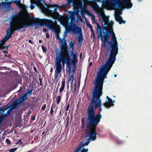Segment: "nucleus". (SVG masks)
Here are the masks:
<instances>
[{
  "label": "nucleus",
  "instance_id": "nucleus-1",
  "mask_svg": "<svg viewBox=\"0 0 152 152\" xmlns=\"http://www.w3.org/2000/svg\"><path fill=\"white\" fill-rule=\"evenodd\" d=\"M109 53V57L107 60L99 69L94 87L102 91L104 79L107 78L106 75L114 63L116 59V56L118 53Z\"/></svg>",
  "mask_w": 152,
  "mask_h": 152
},
{
  "label": "nucleus",
  "instance_id": "nucleus-2",
  "mask_svg": "<svg viewBox=\"0 0 152 152\" xmlns=\"http://www.w3.org/2000/svg\"><path fill=\"white\" fill-rule=\"evenodd\" d=\"M97 25V32L98 34V37L99 39L102 37V34H104V30H105L106 32L105 34H111V40L109 41L108 43L110 45L109 47H107V50L108 53H118V44L116 40V37L115 34L113 31L112 27L110 28H108L107 25H102V28L100 27L99 25L97 22H95Z\"/></svg>",
  "mask_w": 152,
  "mask_h": 152
},
{
  "label": "nucleus",
  "instance_id": "nucleus-3",
  "mask_svg": "<svg viewBox=\"0 0 152 152\" xmlns=\"http://www.w3.org/2000/svg\"><path fill=\"white\" fill-rule=\"evenodd\" d=\"M64 52L60 53L59 56L56 57L55 65L56 69L54 75L55 80L57 79L58 75L62 72V65H64L66 62L70 61V56L68 50H64Z\"/></svg>",
  "mask_w": 152,
  "mask_h": 152
},
{
  "label": "nucleus",
  "instance_id": "nucleus-4",
  "mask_svg": "<svg viewBox=\"0 0 152 152\" xmlns=\"http://www.w3.org/2000/svg\"><path fill=\"white\" fill-rule=\"evenodd\" d=\"M102 90L95 88L93 89L92 99L87 111L90 113L91 115L94 114V105L95 109L97 108V107L102 105L101 99L100 97L102 95Z\"/></svg>",
  "mask_w": 152,
  "mask_h": 152
},
{
  "label": "nucleus",
  "instance_id": "nucleus-5",
  "mask_svg": "<svg viewBox=\"0 0 152 152\" xmlns=\"http://www.w3.org/2000/svg\"><path fill=\"white\" fill-rule=\"evenodd\" d=\"M99 123L87 120V124L86 127L89 129L87 133V136L89 139L92 141L95 140L96 139V135L97 133L96 132V126Z\"/></svg>",
  "mask_w": 152,
  "mask_h": 152
},
{
  "label": "nucleus",
  "instance_id": "nucleus-6",
  "mask_svg": "<svg viewBox=\"0 0 152 152\" xmlns=\"http://www.w3.org/2000/svg\"><path fill=\"white\" fill-rule=\"evenodd\" d=\"M99 109V111L98 113L95 115V110L94 109V114L91 115L90 113L88 112H87V120H89L92 121V120L94 121L99 123L100 121V119L102 118V115L100 114L102 110V108L101 107V105H100L97 107Z\"/></svg>",
  "mask_w": 152,
  "mask_h": 152
},
{
  "label": "nucleus",
  "instance_id": "nucleus-7",
  "mask_svg": "<svg viewBox=\"0 0 152 152\" xmlns=\"http://www.w3.org/2000/svg\"><path fill=\"white\" fill-rule=\"evenodd\" d=\"M75 25H71L69 28L70 32L74 33L79 34L78 37V41L80 44H82L83 43V37L81 28L80 27L76 26Z\"/></svg>",
  "mask_w": 152,
  "mask_h": 152
},
{
  "label": "nucleus",
  "instance_id": "nucleus-8",
  "mask_svg": "<svg viewBox=\"0 0 152 152\" xmlns=\"http://www.w3.org/2000/svg\"><path fill=\"white\" fill-rule=\"evenodd\" d=\"M56 19L54 20V22H53L52 20L48 19H46L45 20V26L48 27L50 29H51L53 31H55L56 29H57V28L53 27V26H55L57 24V21L56 20L58 19H56V18H55Z\"/></svg>",
  "mask_w": 152,
  "mask_h": 152
},
{
  "label": "nucleus",
  "instance_id": "nucleus-9",
  "mask_svg": "<svg viewBox=\"0 0 152 152\" xmlns=\"http://www.w3.org/2000/svg\"><path fill=\"white\" fill-rule=\"evenodd\" d=\"M48 12L51 16H52V18L54 19L56 18L58 19V21H60L61 18V16L59 15V13L57 11V8H55L53 10H48Z\"/></svg>",
  "mask_w": 152,
  "mask_h": 152
},
{
  "label": "nucleus",
  "instance_id": "nucleus-10",
  "mask_svg": "<svg viewBox=\"0 0 152 152\" xmlns=\"http://www.w3.org/2000/svg\"><path fill=\"white\" fill-rule=\"evenodd\" d=\"M17 20L19 21L17 24V26L18 27L17 29L20 30L24 28H26L29 26H32L33 25V24L32 23L28 24V21H26V23H25L22 21H20L19 20Z\"/></svg>",
  "mask_w": 152,
  "mask_h": 152
},
{
  "label": "nucleus",
  "instance_id": "nucleus-11",
  "mask_svg": "<svg viewBox=\"0 0 152 152\" xmlns=\"http://www.w3.org/2000/svg\"><path fill=\"white\" fill-rule=\"evenodd\" d=\"M19 21L17 20H15L11 21L10 22V28H12V30H11V32H12L11 33L12 34L16 30L18 31L19 30V29H17L18 28L17 26V24H18Z\"/></svg>",
  "mask_w": 152,
  "mask_h": 152
},
{
  "label": "nucleus",
  "instance_id": "nucleus-12",
  "mask_svg": "<svg viewBox=\"0 0 152 152\" xmlns=\"http://www.w3.org/2000/svg\"><path fill=\"white\" fill-rule=\"evenodd\" d=\"M106 99H108L107 101H106L105 103L103 104L104 106L106 108H109L110 107L113 106L114 105V103L115 100L112 101V99L110 98L108 96H106Z\"/></svg>",
  "mask_w": 152,
  "mask_h": 152
},
{
  "label": "nucleus",
  "instance_id": "nucleus-13",
  "mask_svg": "<svg viewBox=\"0 0 152 152\" xmlns=\"http://www.w3.org/2000/svg\"><path fill=\"white\" fill-rule=\"evenodd\" d=\"M32 19L34 20L38 21V22L34 23V25H39L41 26H45V20H46V19L44 18L39 19V18H33Z\"/></svg>",
  "mask_w": 152,
  "mask_h": 152
},
{
  "label": "nucleus",
  "instance_id": "nucleus-14",
  "mask_svg": "<svg viewBox=\"0 0 152 152\" xmlns=\"http://www.w3.org/2000/svg\"><path fill=\"white\" fill-rule=\"evenodd\" d=\"M110 34H105V32H104L103 36V46L105 47L106 43L108 42V40L110 37Z\"/></svg>",
  "mask_w": 152,
  "mask_h": 152
},
{
  "label": "nucleus",
  "instance_id": "nucleus-15",
  "mask_svg": "<svg viewBox=\"0 0 152 152\" xmlns=\"http://www.w3.org/2000/svg\"><path fill=\"white\" fill-rule=\"evenodd\" d=\"M115 19L116 21L118 22L119 24L121 23L125 24V21L123 20L121 17L119 15H118L115 16Z\"/></svg>",
  "mask_w": 152,
  "mask_h": 152
},
{
  "label": "nucleus",
  "instance_id": "nucleus-16",
  "mask_svg": "<svg viewBox=\"0 0 152 152\" xmlns=\"http://www.w3.org/2000/svg\"><path fill=\"white\" fill-rule=\"evenodd\" d=\"M25 14L24 13L21 12H20L18 13L12 15L10 18L12 20V21L15 20H14L15 18H17L18 16H19L22 17H23L25 16Z\"/></svg>",
  "mask_w": 152,
  "mask_h": 152
},
{
  "label": "nucleus",
  "instance_id": "nucleus-17",
  "mask_svg": "<svg viewBox=\"0 0 152 152\" xmlns=\"http://www.w3.org/2000/svg\"><path fill=\"white\" fill-rule=\"evenodd\" d=\"M27 98L28 97L24 94L19 100H16V102H18V103L21 105L23 104V102L25 101Z\"/></svg>",
  "mask_w": 152,
  "mask_h": 152
},
{
  "label": "nucleus",
  "instance_id": "nucleus-18",
  "mask_svg": "<svg viewBox=\"0 0 152 152\" xmlns=\"http://www.w3.org/2000/svg\"><path fill=\"white\" fill-rule=\"evenodd\" d=\"M71 18V22L70 23V25H69V26L66 28V29L68 32H70V30H69V28L71 25H75V27L76 26H76L75 24L73 23V22H74V20H75V17L74 16L72 17H70Z\"/></svg>",
  "mask_w": 152,
  "mask_h": 152
},
{
  "label": "nucleus",
  "instance_id": "nucleus-19",
  "mask_svg": "<svg viewBox=\"0 0 152 152\" xmlns=\"http://www.w3.org/2000/svg\"><path fill=\"white\" fill-rule=\"evenodd\" d=\"M89 142L90 141L89 140H88L86 141L85 143H83L82 142H81L77 148H79L82 149L84 146L87 145Z\"/></svg>",
  "mask_w": 152,
  "mask_h": 152
},
{
  "label": "nucleus",
  "instance_id": "nucleus-20",
  "mask_svg": "<svg viewBox=\"0 0 152 152\" xmlns=\"http://www.w3.org/2000/svg\"><path fill=\"white\" fill-rule=\"evenodd\" d=\"M70 18H68L66 16L64 17L63 20L62 21L64 25L65 26H68L69 25H70V23L69 22V20Z\"/></svg>",
  "mask_w": 152,
  "mask_h": 152
},
{
  "label": "nucleus",
  "instance_id": "nucleus-21",
  "mask_svg": "<svg viewBox=\"0 0 152 152\" xmlns=\"http://www.w3.org/2000/svg\"><path fill=\"white\" fill-rule=\"evenodd\" d=\"M71 55L72 56V60L71 61V62H77L78 56L77 54L74 53L73 52H72Z\"/></svg>",
  "mask_w": 152,
  "mask_h": 152
},
{
  "label": "nucleus",
  "instance_id": "nucleus-22",
  "mask_svg": "<svg viewBox=\"0 0 152 152\" xmlns=\"http://www.w3.org/2000/svg\"><path fill=\"white\" fill-rule=\"evenodd\" d=\"M109 16L105 17L102 18V25H106V23L108 22L109 20Z\"/></svg>",
  "mask_w": 152,
  "mask_h": 152
},
{
  "label": "nucleus",
  "instance_id": "nucleus-23",
  "mask_svg": "<svg viewBox=\"0 0 152 152\" xmlns=\"http://www.w3.org/2000/svg\"><path fill=\"white\" fill-rule=\"evenodd\" d=\"M67 48V44L66 42L63 43L61 45V48L60 50V52H64V50H68Z\"/></svg>",
  "mask_w": 152,
  "mask_h": 152
},
{
  "label": "nucleus",
  "instance_id": "nucleus-24",
  "mask_svg": "<svg viewBox=\"0 0 152 152\" xmlns=\"http://www.w3.org/2000/svg\"><path fill=\"white\" fill-rule=\"evenodd\" d=\"M65 86V81L64 80L62 81L61 86L59 89V92L60 93H62V92L64 90Z\"/></svg>",
  "mask_w": 152,
  "mask_h": 152
},
{
  "label": "nucleus",
  "instance_id": "nucleus-25",
  "mask_svg": "<svg viewBox=\"0 0 152 152\" xmlns=\"http://www.w3.org/2000/svg\"><path fill=\"white\" fill-rule=\"evenodd\" d=\"M18 102H16V100L12 104V108L14 109H16L17 108L19 105H20Z\"/></svg>",
  "mask_w": 152,
  "mask_h": 152
},
{
  "label": "nucleus",
  "instance_id": "nucleus-26",
  "mask_svg": "<svg viewBox=\"0 0 152 152\" xmlns=\"http://www.w3.org/2000/svg\"><path fill=\"white\" fill-rule=\"evenodd\" d=\"M11 30H12V28H9L7 29V36L9 38L11 37L12 35V34L11 33H10Z\"/></svg>",
  "mask_w": 152,
  "mask_h": 152
},
{
  "label": "nucleus",
  "instance_id": "nucleus-27",
  "mask_svg": "<svg viewBox=\"0 0 152 152\" xmlns=\"http://www.w3.org/2000/svg\"><path fill=\"white\" fill-rule=\"evenodd\" d=\"M71 61H70L69 62H66V67L68 68L69 69V72H70L71 70Z\"/></svg>",
  "mask_w": 152,
  "mask_h": 152
},
{
  "label": "nucleus",
  "instance_id": "nucleus-28",
  "mask_svg": "<svg viewBox=\"0 0 152 152\" xmlns=\"http://www.w3.org/2000/svg\"><path fill=\"white\" fill-rule=\"evenodd\" d=\"M68 13L69 15L66 16L68 18H70V17L74 16V12L72 11H69Z\"/></svg>",
  "mask_w": 152,
  "mask_h": 152
},
{
  "label": "nucleus",
  "instance_id": "nucleus-29",
  "mask_svg": "<svg viewBox=\"0 0 152 152\" xmlns=\"http://www.w3.org/2000/svg\"><path fill=\"white\" fill-rule=\"evenodd\" d=\"M113 24V21L111 20L109 21V20L107 23H106V25L107 26H109L110 28L112 27V26Z\"/></svg>",
  "mask_w": 152,
  "mask_h": 152
},
{
  "label": "nucleus",
  "instance_id": "nucleus-30",
  "mask_svg": "<svg viewBox=\"0 0 152 152\" xmlns=\"http://www.w3.org/2000/svg\"><path fill=\"white\" fill-rule=\"evenodd\" d=\"M110 2H113V5L114 6H116L117 5H119L118 2L117 1H116L115 0H108Z\"/></svg>",
  "mask_w": 152,
  "mask_h": 152
},
{
  "label": "nucleus",
  "instance_id": "nucleus-31",
  "mask_svg": "<svg viewBox=\"0 0 152 152\" xmlns=\"http://www.w3.org/2000/svg\"><path fill=\"white\" fill-rule=\"evenodd\" d=\"M61 97L60 96H58L57 98L56 99V102L57 104H59L60 102L61 101Z\"/></svg>",
  "mask_w": 152,
  "mask_h": 152
},
{
  "label": "nucleus",
  "instance_id": "nucleus-32",
  "mask_svg": "<svg viewBox=\"0 0 152 152\" xmlns=\"http://www.w3.org/2000/svg\"><path fill=\"white\" fill-rule=\"evenodd\" d=\"M89 15H91V20L95 22H95V18L94 15H92V13L90 12H88V13Z\"/></svg>",
  "mask_w": 152,
  "mask_h": 152
},
{
  "label": "nucleus",
  "instance_id": "nucleus-33",
  "mask_svg": "<svg viewBox=\"0 0 152 152\" xmlns=\"http://www.w3.org/2000/svg\"><path fill=\"white\" fill-rule=\"evenodd\" d=\"M73 80H74L73 75H72L69 77V79H68V82H69L71 81V84L72 83H73Z\"/></svg>",
  "mask_w": 152,
  "mask_h": 152
},
{
  "label": "nucleus",
  "instance_id": "nucleus-34",
  "mask_svg": "<svg viewBox=\"0 0 152 152\" xmlns=\"http://www.w3.org/2000/svg\"><path fill=\"white\" fill-rule=\"evenodd\" d=\"M53 31L55 32V33L56 34V38L58 40H60V39H61V38H60V37L59 36V34H58V32H57V29H56V30L55 31Z\"/></svg>",
  "mask_w": 152,
  "mask_h": 152
},
{
  "label": "nucleus",
  "instance_id": "nucleus-35",
  "mask_svg": "<svg viewBox=\"0 0 152 152\" xmlns=\"http://www.w3.org/2000/svg\"><path fill=\"white\" fill-rule=\"evenodd\" d=\"M6 41L3 39L0 41V47H1V45H4L6 43Z\"/></svg>",
  "mask_w": 152,
  "mask_h": 152
},
{
  "label": "nucleus",
  "instance_id": "nucleus-36",
  "mask_svg": "<svg viewBox=\"0 0 152 152\" xmlns=\"http://www.w3.org/2000/svg\"><path fill=\"white\" fill-rule=\"evenodd\" d=\"M81 122L82 123V128L83 129L85 127L84 125V119L83 118L81 119Z\"/></svg>",
  "mask_w": 152,
  "mask_h": 152
},
{
  "label": "nucleus",
  "instance_id": "nucleus-37",
  "mask_svg": "<svg viewBox=\"0 0 152 152\" xmlns=\"http://www.w3.org/2000/svg\"><path fill=\"white\" fill-rule=\"evenodd\" d=\"M74 44H75V42H71L70 43V48L72 49V51L74 49Z\"/></svg>",
  "mask_w": 152,
  "mask_h": 152
},
{
  "label": "nucleus",
  "instance_id": "nucleus-38",
  "mask_svg": "<svg viewBox=\"0 0 152 152\" xmlns=\"http://www.w3.org/2000/svg\"><path fill=\"white\" fill-rule=\"evenodd\" d=\"M6 108H0V113H2L4 112L7 109Z\"/></svg>",
  "mask_w": 152,
  "mask_h": 152
},
{
  "label": "nucleus",
  "instance_id": "nucleus-39",
  "mask_svg": "<svg viewBox=\"0 0 152 152\" xmlns=\"http://www.w3.org/2000/svg\"><path fill=\"white\" fill-rule=\"evenodd\" d=\"M32 91V89L30 90H28V91L26 93L24 94L26 95L27 97H28L29 96V94H30Z\"/></svg>",
  "mask_w": 152,
  "mask_h": 152
},
{
  "label": "nucleus",
  "instance_id": "nucleus-40",
  "mask_svg": "<svg viewBox=\"0 0 152 152\" xmlns=\"http://www.w3.org/2000/svg\"><path fill=\"white\" fill-rule=\"evenodd\" d=\"M72 64L73 65L74 67L73 68L75 69H76V66L77 64V62H72Z\"/></svg>",
  "mask_w": 152,
  "mask_h": 152
},
{
  "label": "nucleus",
  "instance_id": "nucleus-41",
  "mask_svg": "<svg viewBox=\"0 0 152 152\" xmlns=\"http://www.w3.org/2000/svg\"><path fill=\"white\" fill-rule=\"evenodd\" d=\"M12 112V108L8 110L7 112V115H10V113Z\"/></svg>",
  "mask_w": 152,
  "mask_h": 152
},
{
  "label": "nucleus",
  "instance_id": "nucleus-42",
  "mask_svg": "<svg viewBox=\"0 0 152 152\" xmlns=\"http://www.w3.org/2000/svg\"><path fill=\"white\" fill-rule=\"evenodd\" d=\"M87 26L90 28L91 33L94 32V30L93 29L92 27L91 24L87 25Z\"/></svg>",
  "mask_w": 152,
  "mask_h": 152
},
{
  "label": "nucleus",
  "instance_id": "nucleus-43",
  "mask_svg": "<svg viewBox=\"0 0 152 152\" xmlns=\"http://www.w3.org/2000/svg\"><path fill=\"white\" fill-rule=\"evenodd\" d=\"M88 151V148H84L83 147L82 148L81 150V151L83 152H87Z\"/></svg>",
  "mask_w": 152,
  "mask_h": 152
},
{
  "label": "nucleus",
  "instance_id": "nucleus-44",
  "mask_svg": "<svg viewBox=\"0 0 152 152\" xmlns=\"http://www.w3.org/2000/svg\"><path fill=\"white\" fill-rule=\"evenodd\" d=\"M75 0H67V2L69 4H71L72 3V5L74 4Z\"/></svg>",
  "mask_w": 152,
  "mask_h": 152
},
{
  "label": "nucleus",
  "instance_id": "nucleus-45",
  "mask_svg": "<svg viewBox=\"0 0 152 152\" xmlns=\"http://www.w3.org/2000/svg\"><path fill=\"white\" fill-rule=\"evenodd\" d=\"M53 104L52 106H51V109H50V115H53Z\"/></svg>",
  "mask_w": 152,
  "mask_h": 152
},
{
  "label": "nucleus",
  "instance_id": "nucleus-46",
  "mask_svg": "<svg viewBox=\"0 0 152 152\" xmlns=\"http://www.w3.org/2000/svg\"><path fill=\"white\" fill-rule=\"evenodd\" d=\"M59 40L60 43H61L62 44H63V43L66 42V40L64 39H60Z\"/></svg>",
  "mask_w": 152,
  "mask_h": 152
},
{
  "label": "nucleus",
  "instance_id": "nucleus-47",
  "mask_svg": "<svg viewBox=\"0 0 152 152\" xmlns=\"http://www.w3.org/2000/svg\"><path fill=\"white\" fill-rule=\"evenodd\" d=\"M17 149V148H12L11 149L10 151H9L10 152H14L15 151H16Z\"/></svg>",
  "mask_w": 152,
  "mask_h": 152
},
{
  "label": "nucleus",
  "instance_id": "nucleus-48",
  "mask_svg": "<svg viewBox=\"0 0 152 152\" xmlns=\"http://www.w3.org/2000/svg\"><path fill=\"white\" fill-rule=\"evenodd\" d=\"M12 2H14L17 5H19L20 3V1H18L17 0H15V1H13Z\"/></svg>",
  "mask_w": 152,
  "mask_h": 152
},
{
  "label": "nucleus",
  "instance_id": "nucleus-49",
  "mask_svg": "<svg viewBox=\"0 0 152 152\" xmlns=\"http://www.w3.org/2000/svg\"><path fill=\"white\" fill-rule=\"evenodd\" d=\"M42 48L43 52L45 53L47 51V50L44 47L43 45L42 46Z\"/></svg>",
  "mask_w": 152,
  "mask_h": 152
},
{
  "label": "nucleus",
  "instance_id": "nucleus-50",
  "mask_svg": "<svg viewBox=\"0 0 152 152\" xmlns=\"http://www.w3.org/2000/svg\"><path fill=\"white\" fill-rule=\"evenodd\" d=\"M9 46V45H6V46H4V45H1V47H0V48H1L2 49H4L5 48H7V49L8 48Z\"/></svg>",
  "mask_w": 152,
  "mask_h": 152
},
{
  "label": "nucleus",
  "instance_id": "nucleus-51",
  "mask_svg": "<svg viewBox=\"0 0 152 152\" xmlns=\"http://www.w3.org/2000/svg\"><path fill=\"white\" fill-rule=\"evenodd\" d=\"M46 107V104H44L43 105V106L42 107L41 109L43 110H44L45 109Z\"/></svg>",
  "mask_w": 152,
  "mask_h": 152
},
{
  "label": "nucleus",
  "instance_id": "nucleus-52",
  "mask_svg": "<svg viewBox=\"0 0 152 152\" xmlns=\"http://www.w3.org/2000/svg\"><path fill=\"white\" fill-rule=\"evenodd\" d=\"M52 7H55V8H60V7L57 4H54L53 5V6Z\"/></svg>",
  "mask_w": 152,
  "mask_h": 152
},
{
  "label": "nucleus",
  "instance_id": "nucleus-53",
  "mask_svg": "<svg viewBox=\"0 0 152 152\" xmlns=\"http://www.w3.org/2000/svg\"><path fill=\"white\" fill-rule=\"evenodd\" d=\"M69 107H70V104H69V103H68L66 107V111H68L69 110Z\"/></svg>",
  "mask_w": 152,
  "mask_h": 152
},
{
  "label": "nucleus",
  "instance_id": "nucleus-54",
  "mask_svg": "<svg viewBox=\"0 0 152 152\" xmlns=\"http://www.w3.org/2000/svg\"><path fill=\"white\" fill-rule=\"evenodd\" d=\"M9 39V38L8 37V36L6 35V36L3 38V39L5 40L6 41V40Z\"/></svg>",
  "mask_w": 152,
  "mask_h": 152
},
{
  "label": "nucleus",
  "instance_id": "nucleus-55",
  "mask_svg": "<svg viewBox=\"0 0 152 152\" xmlns=\"http://www.w3.org/2000/svg\"><path fill=\"white\" fill-rule=\"evenodd\" d=\"M46 37L48 39L50 37V35L48 33H47L46 34Z\"/></svg>",
  "mask_w": 152,
  "mask_h": 152
},
{
  "label": "nucleus",
  "instance_id": "nucleus-56",
  "mask_svg": "<svg viewBox=\"0 0 152 152\" xmlns=\"http://www.w3.org/2000/svg\"><path fill=\"white\" fill-rule=\"evenodd\" d=\"M91 37L93 36L94 39H95V34L94 32L91 33Z\"/></svg>",
  "mask_w": 152,
  "mask_h": 152
},
{
  "label": "nucleus",
  "instance_id": "nucleus-57",
  "mask_svg": "<svg viewBox=\"0 0 152 152\" xmlns=\"http://www.w3.org/2000/svg\"><path fill=\"white\" fill-rule=\"evenodd\" d=\"M6 141L7 143L8 144H10V140H9L8 139H6Z\"/></svg>",
  "mask_w": 152,
  "mask_h": 152
},
{
  "label": "nucleus",
  "instance_id": "nucleus-58",
  "mask_svg": "<svg viewBox=\"0 0 152 152\" xmlns=\"http://www.w3.org/2000/svg\"><path fill=\"white\" fill-rule=\"evenodd\" d=\"M34 70L36 72V73H38V71L35 66L33 68Z\"/></svg>",
  "mask_w": 152,
  "mask_h": 152
},
{
  "label": "nucleus",
  "instance_id": "nucleus-59",
  "mask_svg": "<svg viewBox=\"0 0 152 152\" xmlns=\"http://www.w3.org/2000/svg\"><path fill=\"white\" fill-rule=\"evenodd\" d=\"M39 80L40 83V86H42V79L40 77H39Z\"/></svg>",
  "mask_w": 152,
  "mask_h": 152
},
{
  "label": "nucleus",
  "instance_id": "nucleus-60",
  "mask_svg": "<svg viewBox=\"0 0 152 152\" xmlns=\"http://www.w3.org/2000/svg\"><path fill=\"white\" fill-rule=\"evenodd\" d=\"M30 7L31 9H33L35 7V6L32 4H31L30 6Z\"/></svg>",
  "mask_w": 152,
  "mask_h": 152
},
{
  "label": "nucleus",
  "instance_id": "nucleus-61",
  "mask_svg": "<svg viewBox=\"0 0 152 152\" xmlns=\"http://www.w3.org/2000/svg\"><path fill=\"white\" fill-rule=\"evenodd\" d=\"M76 84L75 83V86H74V91H72V92L73 93H74V92H75V91H76Z\"/></svg>",
  "mask_w": 152,
  "mask_h": 152
},
{
  "label": "nucleus",
  "instance_id": "nucleus-62",
  "mask_svg": "<svg viewBox=\"0 0 152 152\" xmlns=\"http://www.w3.org/2000/svg\"><path fill=\"white\" fill-rule=\"evenodd\" d=\"M31 119L33 120H35V116H31Z\"/></svg>",
  "mask_w": 152,
  "mask_h": 152
},
{
  "label": "nucleus",
  "instance_id": "nucleus-63",
  "mask_svg": "<svg viewBox=\"0 0 152 152\" xmlns=\"http://www.w3.org/2000/svg\"><path fill=\"white\" fill-rule=\"evenodd\" d=\"M28 42L29 43H31V44H32V45H33V41H32L31 40V39H29L28 40Z\"/></svg>",
  "mask_w": 152,
  "mask_h": 152
},
{
  "label": "nucleus",
  "instance_id": "nucleus-64",
  "mask_svg": "<svg viewBox=\"0 0 152 152\" xmlns=\"http://www.w3.org/2000/svg\"><path fill=\"white\" fill-rule=\"evenodd\" d=\"M74 87V85L72 84V83L71 84V90H72V88Z\"/></svg>",
  "mask_w": 152,
  "mask_h": 152
}]
</instances>
